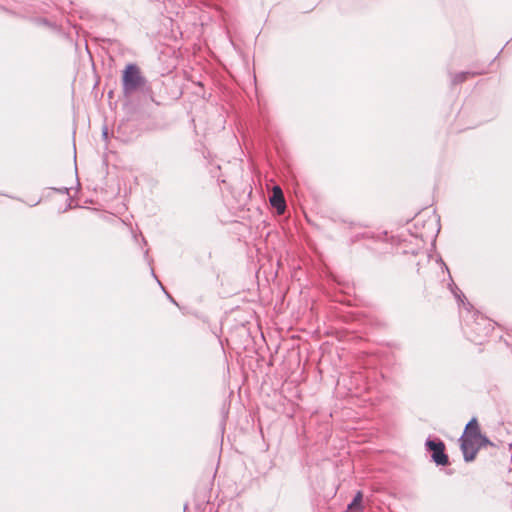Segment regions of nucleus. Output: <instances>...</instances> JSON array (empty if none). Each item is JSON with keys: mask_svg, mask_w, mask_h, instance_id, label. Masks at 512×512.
<instances>
[{"mask_svg": "<svg viewBox=\"0 0 512 512\" xmlns=\"http://www.w3.org/2000/svg\"><path fill=\"white\" fill-rule=\"evenodd\" d=\"M146 84V79L142 76L139 67L136 64H128L122 75V86L125 95H129Z\"/></svg>", "mask_w": 512, "mask_h": 512, "instance_id": "nucleus-3", "label": "nucleus"}, {"mask_svg": "<svg viewBox=\"0 0 512 512\" xmlns=\"http://www.w3.org/2000/svg\"><path fill=\"white\" fill-rule=\"evenodd\" d=\"M361 501H362V493L360 491H358L356 493V495L354 496L352 502L348 505V509L350 510V509L358 507L360 512H362Z\"/></svg>", "mask_w": 512, "mask_h": 512, "instance_id": "nucleus-8", "label": "nucleus"}, {"mask_svg": "<svg viewBox=\"0 0 512 512\" xmlns=\"http://www.w3.org/2000/svg\"><path fill=\"white\" fill-rule=\"evenodd\" d=\"M426 450L431 452L432 461L438 466L449 464L448 455L445 453V444L440 439L428 438L425 442Z\"/></svg>", "mask_w": 512, "mask_h": 512, "instance_id": "nucleus-4", "label": "nucleus"}, {"mask_svg": "<svg viewBox=\"0 0 512 512\" xmlns=\"http://www.w3.org/2000/svg\"><path fill=\"white\" fill-rule=\"evenodd\" d=\"M449 288L451 290V292L454 294V296L458 299V301H460L461 303L464 304V300H465V295L461 292V290L455 285V283L453 282V280H451V283H449Z\"/></svg>", "mask_w": 512, "mask_h": 512, "instance_id": "nucleus-7", "label": "nucleus"}, {"mask_svg": "<svg viewBox=\"0 0 512 512\" xmlns=\"http://www.w3.org/2000/svg\"><path fill=\"white\" fill-rule=\"evenodd\" d=\"M272 195L284 196V195H283V192H282V190H281V188H280L279 186H275V187L273 188Z\"/></svg>", "mask_w": 512, "mask_h": 512, "instance_id": "nucleus-10", "label": "nucleus"}, {"mask_svg": "<svg viewBox=\"0 0 512 512\" xmlns=\"http://www.w3.org/2000/svg\"><path fill=\"white\" fill-rule=\"evenodd\" d=\"M474 316L471 322H467L465 333L475 344H482L494 330V322L481 314H475Z\"/></svg>", "mask_w": 512, "mask_h": 512, "instance_id": "nucleus-2", "label": "nucleus"}, {"mask_svg": "<svg viewBox=\"0 0 512 512\" xmlns=\"http://www.w3.org/2000/svg\"><path fill=\"white\" fill-rule=\"evenodd\" d=\"M163 291L166 293V295H167V297L169 298V300H170L172 303H174V304H176V305H177V303H176V301L174 300V298H173L170 294H168V293L165 291V289H164Z\"/></svg>", "mask_w": 512, "mask_h": 512, "instance_id": "nucleus-12", "label": "nucleus"}, {"mask_svg": "<svg viewBox=\"0 0 512 512\" xmlns=\"http://www.w3.org/2000/svg\"><path fill=\"white\" fill-rule=\"evenodd\" d=\"M473 75H475V73H472L469 71L459 72V73H456L452 77L451 82L453 85L460 84V83L464 82L468 78V76H473Z\"/></svg>", "mask_w": 512, "mask_h": 512, "instance_id": "nucleus-6", "label": "nucleus"}, {"mask_svg": "<svg viewBox=\"0 0 512 512\" xmlns=\"http://www.w3.org/2000/svg\"><path fill=\"white\" fill-rule=\"evenodd\" d=\"M155 277V280L158 281L159 285L161 286L162 290H164V287L162 286L161 282L158 280V277L154 276Z\"/></svg>", "mask_w": 512, "mask_h": 512, "instance_id": "nucleus-13", "label": "nucleus"}, {"mask_svg": "<svg viewBox=\"0 0 512 512\" xmlns=\"http://www.w3.org/2000/svg\"><path fill=\"white\" fill-rule=\"evenodd\" d=\"M102 136L104 139H107L108 137V129L107 127H104L103 131H102Z\"/></svg>", "mask_w": 512, "mask_h": 512, "instance_id": "nucleus-11", "label": "nucleus"}, {"mask_svg": "<svg viewBox=\"0 0 512 512\" xmlns=\"http://www.w3.org/2000/svg\"><path fill=\"white\" fill-rule=\"evenodd\" d=\"M487 445H492V442L489 440V438L486 435H484L480 432L476 447H478V450H479L481 447H484Z\"/></svg>", "mask_w": 512, "mask_h": 512, "instance_id": "nucleus-9", "label": "nucleus"}, {"mask_svg": "<svg viewBox=\"0 0 512 512\" xmlns=\"http://www.w3.org/2000/svg\"><path fill=\"white\" fill-rule=\"evenodd\" d=\"M480 431L478 421L473 417L466 424L464 433L459 439L463 458L466 462L473 461L478 453V447H476V445Z\"/></svg>", "mask_w": 512, "mask_h": 512, "instance_id": "nucleus-1", "label": "nucleus"}, {"mask_svg": "<svg viewBox=\"0 0 512 512\" xmlns=\"http://www.w3.org/2000/svg\"><path fill=\"white\" fill-rule=\"evenodd\" d=\"M471 307L472 306H471L470 302H467V309L469 310V308H471Z\"/></svg>", "mask_w": 512, "mask_h": 512, "instance_id": "nucleus-14", "label": "nucleus"}, {"mask_svg": "<svg viewBox=\"0 0 512 512\" xmlns=\"http://www.w3.org/2000/svg\"><path fill=\"white\" fill-rule=\"evenodd\" d=\"M270 204L272 207H274L278 214H282L285 211L286 208V202L284 199V196L279 195H271L269 198Z\"/></svg>", "mask_w": 512, "mask_h": 512, "instance_id": "nucleus-5", "label": "nucleus"}]
</instances>
